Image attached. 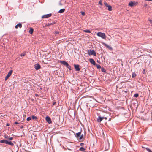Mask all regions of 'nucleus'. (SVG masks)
<instances>
[{
  "mask_svg": "<svg viewBox=\"0 0 152 152\" xmlns=\"http://www.w3.org/2000/svg\"><path fill=\"white\" fill-rule=\"evenodd\" d=\"M97 36L101 37L102 38L105 39L106 38V36L104 33H103L101 32H99L96 34Z\"/></svg>",
  "mask_w": 152,
  "mask_h": 152,
  "instance_id": "obj_1",
  "label": "nucleus"
},
{
  "mask_svg": "<svg viewBox=\"0 0 152 152\" xmlns=\"http://www.w3.org/2000/svg\"><path fill=\"white\" fill-rule=\"evenodd\" d=\"M103 119H105V120H107V117H101L100 116H99L97 119V121L98 122L100 123L101 122V121L103 120Z\"/></svg>",
  "mask_w": 152,
  "mask_h": 152,
  "instance_id": "obj_2",
  "label": "nucleus"
},
{
  "mask_svg": "<svg viewBox=\"0 0 152 152\" xmlns=\"http://www.w3.org/2000/svg\"><path fill=\"white\" fill-rule=\"evenodd\" d=\"M88 54L89 55H93L94 56H96V53L94 50H88Z\"/></svg>",
  "mask_w": 152,
  "mask_h": 152,
  "instance_id": "obj_3",
  "label": "nucleus"
},
{
  "mask_svg": "<svg viewBox=\"0 0 152 152\" xmlns=\"http://www.w3.org/2000/svg\"><path fill=\"white\" fill-rule=\"evenodd\" d=\"M138 4V3L136 2H130L129 4V5L130 7H132L136 6Z\"/></svg>",
  "mask_w": 152,
  "mask_h": 152,
  "instance_id": "obj_4",
  "label": "nucleus"
},
{
  "mask_svg": "<svg viewBox=\"0 0 152 152\" xmlns=\"http://www.w3.org/2000/svg\"><path fill=\"white\" fill-rule=\"evenodd\" d=\"M13 72L12 70H10L8 74L7 75V76L5 77V80H6L10 76L12 75V73Z\"/></svg>",
  "mask_w": 152,
  "mask_h": 152,
  "instance_id": "obj_5",
  "label": "nucleus"
},
{
  "mask_svg": "<svg viewBox=\"0 0 152 152\" xmlns=\"http://www.w3.org/2000/svg\"><path fill=\"white\" fill-rule=\"evenodd\" d=\"M61 62L62 64L66 65L68 68H69V67H70L66 61H61Z\"/></svg>",
  "mask_w": 152,
  "mask_h": 152,
  "instance_id": "obj_6",
  "label": "nucleus"
},
{
  "mask_svg": "<svg viewBox=\"0 0 152 152\" xmlns=\"http://www.w3.org/2000/svg\"><path fill=\"white\" fill-rule=\"evenodd\" d=\"M74 67L76 71H79L80 70V68H79L80 66L79 65L75 64L74 65Z\"/></svg>",
  "mask_w": 152,
  "mask_h": 152,
  "instance_id": "obj_7",
  "label": "nucleus"
},
{
  "mask_svg": "<svg viewBox=\"0 0 152 152\" xmlns=\"http://www.w3.org/2000/svg\"><path fill=\"white\" fill-rule=\"evenodd\" d=\"M34 68L36 70H37L41 68V66L40 65L37 63L35 64L34 65Z\"/></svg>",
  "mask_w": 152,
  "mask_h": 152,
  "instance_id": "obj_8",
  "label": "nucleus"
},
{
  "mask_svg": "<svg viewBox=\"0 0 152 152\" xmlns=\"http://www.w3.org/2000/svg\"><path fill=\"white\" fill-rule=\"evenodd\" d=\"M51 16V14H49L47 15H45L42 17V18H46L50 17Z\"/></svg>",
  "mask_w": 152,
  "mask_h": 152,
  "instance_id": "obj_9",
  "label": "nucleus"
},
{
  "mask_svg": "<svg viewBox=\"0 0 152 152\" xmlns=\"http://www.w3.org/2000/svg\"><path fill=\"white\" fill-rule=\"evenodd\" d=\"M46 120L47 121L49 124H50L52 122L51 119L48 116L46 117Z\"/></svg>",
  "mask_w": 152,
  "mask_h": 152,
  "instance_id": "obj_10",
  "label": "nucleus"
},
{
  "mask_svg": "<svg viewBox=\"0 0 152 152\" xmlns=\"http://www.w3.org/2000/svg\"><path fill=\"white\" fill-rule=\"evenodd\" d=\"M89 61L90 62L93 64L94 65H95L96 64V63L95 61H94V60L92 58L90 59H89Z\"/></svg>",
  "mask_w": 152,
  "mask_h": 152,
  "instance_id": "obj_11",
  "label": "nucleus"
},
{
  "mask_svg": "<svg viewBox=\"0 0 152 152\" xmlns=\"http://www.w3.org/2000/svg\"><path fill=\"white\" fill-rule=\"evenodd\" d=\"M81 134V132H79L78 133H76V137L77 138H78L80 137V135Z\"/></svg>",
  "mask_w": 152,
  "mask_h": 152,
  "instance_id": "obj_12",
  "label": "nucleus"
},
{
  "mask_svg": "<svg viewBox=\"0 0 152 152\" xmlns=\"http://www.w3.org/2000/svg\"><path fill=\"white\" fill-rule=\"evenodd\" d=\"M22 25L21 23H19L16 25L15 26V28H18V27H20V28H21Z\"/></svg>",
  "mask_w": 152,
  "mask_h": 152,
  "instance_id": "obj_13",
  "label": "nucleus"
},
{
  "mask_svg": "<svg viewBox=\"0 0 152 152\" xmlns=\"http://www.w3.org/2000/svg\"><path fill=\"white\" fill-rule=\"evenodd\" d=\"M7 144L9 145H10L11 146H12L14 145V144L13 142H12L11 141H7Z\"/></svg>",
  "mask_w": 152,
  "mask_h": 152,
  "instance_id": "obj_14",
  "label": "nucleus"
},
{
  "mask_svg": "<svg viewBox=\"0 0 152 152\" xmlns=\"http://www.w3.org/2000/svg\"><path fill=\"white\" fill-rule=\"evenodd\" d=\"M7 140H0V142L1 143H4L5 144H7Z\"/></svg>",
  "mask_w": 152,
  "mask_h": 152,
  "instance_id": "obj_15",
  "label": "nucleus"
},
{
  "mask_svg": "<svg viewBox=\"0 0 152 152\" xmlns=\"http://www.w3.org/2000/svg\"><path fill=\"white\" fill-rule=\"evenodd\" d=\"M33 29L32 28H30L29 32L30 34H32L33 33Z\"/></svg>",
  "mask_w": 152,
  "mask_h": 152,
  "instance_id": "obj_16",
  "label": "nucleus"
},
{
  "mask_svg": "<svg viewBox=\"0 0 152 152\" xmlns=\"http://www.w3.org/2000/svg\"><path fill=\"white\" fill-rule=\"evenodd\" d=\"M65 9H61L60 10L58 11V13H63V12H64L65 11Z\"/></svg>",
  "mask_w": 152,
  "mask_h": 152,
  "instance_id": "obj_17",
  "label": "nucleus"
},
{
  "mask_svg": "<svg viewBox=\"0 0 152 152\" xmlns=\"http://www.w3.org/2000/svg\"><path fill=\"white\" fill-rule=\"evenodd\" d=\"M126 149L125 148H123L122 149L120 150V152H126Z\"/></svg>",
  "mask_w": 152,
  "mask_h": 152,
  "instance_id": "obj_18",
  "label": "nucleus"
},
{
  "mask_svg": "<svg viewBox=\"0 0 152 152\" xmlns=\"http://www.w3.org/2000/svg\"><path fill=\"white\" fill-rule=\"evenodd\" d=\"M80 151L84 152V151H85L86 149L84 148L83 147H81V148H80Z\"/></svg>",
  "mask_w": 152,
  "mask_h": 152,
  "instance_id": "obj_19",
  "label": "nucleus"
},
{
  "mask_svg": "<svg viewBox=\"0 0 152 152\" xmlns=\"http://www.w3.org/2000/svg\"><path fill=\"white\" fill-rule=\"evenodd\" d=\"M108 8V9L109 11H111L112 10V7L110 5H109L107 7Z\"/></svg>",
  "mask_w": 152,
  "mask_h": 152,
  "instance_id": "obj_20",
  "label": "nucleus"
},
{
  "mask_svg": "<svg viewBox=\"0 0 152 152\" xmlns=\"http://www.w3.org/2000/svg\"><path fill=\"white\" fill-rule=\"evenodd\" d=\"M142 148H143V147H142ZM143 148H145L148 152H152V151L148 148L143 147Z\"/></svg>",
  "mask_w": 152,
  "mask_h": 152,
  "instance_id": "obj_21",
  "label": "nucleus"
},
{
  "mask_svg": "<svg viewBox=\"0 0 152 152\" xmlns=\"http://www.w3.org/2000/svg\"><path fill=\"white\" fill-rule=\"evenodd\" d=\"M56 23L55 22H53V23H48V24L47 26H50L52 25H53Z\"/></svg>",
  "mask_w": 152,
  "mask_h": 152,
  "instance_id": "obj_22",
  "label": "nucleus"
},
{
  "mask_svg": "<svg viewBox=\"0 0 152 152\" xmlns=\"http://www.w3.org/2000/svg\"><path fill=\"white\" fill-rule=\"evenodd\" d=\"M31 118H32L33 119L36 120L37 119V117H36L35 116L33 115V116H32L31 117Z\"/></svg>",
  "mask_w": 152,
  "mask_h": 152,
  "instance_id": "obj_23",
  "label": "nucleus"
},
{
  "mask_svg": "<svg viewBox=\"0 0 152 152\" xmlns=\"http://www.w3.org/2000/svg\"><path fill=\"white\" fill-rule=\"evenodd\" d=\"M136 76V74L135 73H133L132 74V77H134Z\"/></svg>",
  "mask_w": 152,
  "mask_h": 152,
  "instance_id": "obj_24",
  "label": "nucleus"
},
{
  "mask_svg": "<svg viewBox=\"0 0 152 152\" xmlns=\"http://www.w3.org/2000/svg\"><path fill=\"white\" fill-rule=\"evenodd\" d=\"M84 31L86 33L91 32V31L89 30H84Z\"/></svg>",
  "mask_w": 152,
  "mask_h": 152,
  "instance_id": "obj_25",
  "label": "nucleus"
},
{
  "mask_svg": "<svg viewBox=\"0 0 152 152\" xmlns=\"http://www.w3.org/2000/svg\"><path fill=\"white\" fill-rule=\"evenodd\" d=\"M83 138V135H80V137H79L78 138V139L81 140Z\"/></svg>",
  "mask_w": 152,
  "mask_h": 152,
  "instance_id": "obj_26",
  "label": "nucleus"
},
{
  "mask_svg": "<svg viewBox=\"0 0 152 152\" xmlns=\"http://www.w3.org/2000/svg\"><path fill=\"white\" fill-rule=\"evenodd\" d=\"M96 66L98 69H100L101 68V66L99 65L96 64Z\"/></svg>",
  "mask_w": 152,
  "mask_h": 152,
  "instance_id": "obj_27",
  "label": "nucleus"
},
{
  "mask_svg": "<svg viewBox=\"0 0 152 152\" xmlns=\"http://www.w3.org/2000/svg\"><path fill=\"white\" fill-rule=\"evenodd\" d=\"M31 117H28L27 118V120L28 121H29L31 120Z\"/></svg>",
  "mask_w": 152,
  "mask_h": 152,
  "instance_id": "obj_28",
  "label": "nucleus"
},
{
  "mask_svg": "<svg viewBox=\"0 0 152 152\" xmlns=\"http://www.w3.org/2000/svg\"><path fill=\"white\" fill-rule=\"evenodd\" d=\"M26 55V54L25 53H22L21 55H20V56H24L25 55Z\"/></svg>",
  "mask_w": 152,
  "mask_h": 152,
  "instance_id": "obj_29",
  "label": "nucleus"
},
{
  "mask_svg": "<svg viewBox=\"0 0 152 152\" xmlns=\"http://www.w3.org/2000/svg\"><path fill=\"white\" fill-rule=\"evenodd\" d=\"M99 4L100 5H102V1H99Z\"/></svg>",
  "mask_w": 152,
  "mask_h": 152,
  "instance_id": "obj_30",
  "label": "nucleus"
},
{
  "mask_svg": "<svg viewBox=\"0 0 152 152\" xmlns=\"http://www.w3.org/2000/svg\"><path fill=\"white\" fill-rule=\"evenodd\" d=\"M104 4L105 5V6H106V7H107V6H109V5L106 2H104Z\"/></svg>",
  "mask_w": 152,
  "mask_h": 152,
  "instance_id": "obj_31",
  "label": "nucleus"
},
{
  "mask_svg": "<svg viewBox=\"0 0 152 152\" xmlns=\"http://www.w3.org/2000/svg\"><path fill=\"white\" fill-rule=\"evenodd\" d=\"M138 94H136L134 95V96L135 97H137L138 96Z\"/></svg>",
  "mask_w": 152,
  "mask_h": 152,
  "instance_id": "obj_32",
  "label": "nucleus"
},
{
  "mask_svg": "<svg viewBox=\"0 0 152 152\" xmlns=\"http://www.w3.org/2000/svg\"><path fill=\"white\" fill-rule=\"evenodd\" d=\"M81 14L83 16H84L85 15V13L84 12H81Z\"/></svg>",
  "mask_w": 152,
  "mask_h": 152,
  "instance_id": "obj_33",
  "label": "nucleus"
},
{
  "mask_svg": "<svg viewBox=\"0 0 152 152\" xmlns=\"http://www.w3.org/2000/svg\"><path fill=\"white\" fill-rule=\"evenodd\" d=\"M13 139V138L11 137L10 138H9L8 139H9L10 140H12Z\"/></svg>",
  "mask_w": 152,
  "mask_h": 152,
  "instance_id": "obj_34",
  "label": "nucleus"
},
{
  "mask_svg": "<svg viewBox=\"0 0 152 152\" xmlns=\"http://www.w3.org/2000/svg\"><path fill=\"white\" fill-rule=\"evenodd\" d=\"M5 138L7 139H8V136L7 135H6V136H5Z\"/></svg>",
  "mask_w": 152,
  "mask_h": 152,
  "instance_id": "obj_35",
  "label": "nucleus"
},
{
  "mask_svg": "<svg viewBox=\"0 0 152 152\" xmlns=\"http://www.w3.org/2000/svg\"><path fill=\"white\" fill-rule=\"evenodd\" d=\"M55 33L56 34H59V32L57 31H55Z\"/></svg>",
  "mask_w": 152,
  "mask_h": 152,
  "instance_id": "obj_36",
  "label": "nucleus"
},
{
  "mask_svg": "<svg viewBox=\"0 0 152 152\" xmlns=\"http://www.w3.org/2000/svg\"><path fill=\"white\" fill-rule=\"evenodd\" d=\"M105 70L104 69H102V72H104Z\"/></svg>",
  "mask_w": 152,
  "mask_h": 152,
  "instance_id": "obj_37",
  "label": "nucleus"
},
{
  "mask_svg": "<svg viewBox=\"0 0 152 152\" xmlns=\"http://www.w3.org/2000/svg\"><path fill=\"white\" fill-rule=\"evenodd\" d=\"M56 103V102H53V105H55Z\"/></svg>",
  "mask_w": 152,
  "mask_h": 152,
  "instance_id": "obj_38",
  "label": "nucleus"
},
{
  "mask_svg": "<svg viewBox=\"0 0 152 152\" xmlns=\"http://www.w3.org/2000/svg\"><path fill=\"white\" fill-rule=\"evenodd\" d=\"M15 124H19V123L17 122H15Z\"/></svg>",
  "mask_w": 152,
  "mask_h": 152,
  "instance_id": "obj_39",
  "label": "nucleus"
},
{
  "mask_svg": "<svg viewBox=\"0 0 152 152\" xmlns=\"http://www.w3.org/2000/svg\"><path fill=\"white\" fill-rule=\"evenodd\" d=\"M10 125V124H7L6 126H8Z\"/></svg>",
  "mask_w": 152,
  "mask_h": 152,
  "instance_id": "obj_40",
  "label": "nucleus"
},
{
  "mask_svg": "<svg viewBox=\"0 0 152 152\" xmlns=\"http://www.w3.org/2000/svg\"><path fill=\"white\" fill-rule=\"evenodd\" d=\"M35 95L36 96H38V95L37 94H35Z\"/></svg>",
  "mask_w": 152,
  "mask_h": 152,
  "instance_id": "obj_41",
  "label": "nucleus"
},
{
  "mask_svg": "<svg viewBox=\"0 0 152 152\" xmlns=\"http://www.w3.org/2000/svg\"><path fill=\"white\" fill-rule=\"evenodd\" d=\"M84 144L83 143H81L80 144V145L81 146H82Z\"/></svg>",
  "mask_w": 152,
  "mask_h": 152,
  "instance_id": "obj_42",
  "label": "nucleus"
},
{
  "mask_svg": "<svg viewBox=\"0 0 152 152\" xmlns=\"http://www.w3.org/2000/svg\"><path fill=\"white\" fill-rule=\"evenodd\" d=\"M106 46H107V47H109V46L108 45H106Z\"/></svg>",
  "mask_w": 152,
  "mask_h": 152,
  "instance_id": "obj_43",
  "label": "nucleus"
},
{
  "mask_svg": "<svg viewBox=\"0 0 152 152\" xmlns=\"http://www.w3.org/2000/svg\"><path fill=\"white\" fill-rule=\"evenodd\" d=\"M60 5H62V4H61V3H60Z\"/></svg>",
  "mask_w": 152,
  "mask_h": 152,
  "instance_id": "obj_44",
  "label": "nucleus"
},
{
  "mask_svg": "<svg viewBox=\"0 0 152 152\" xmlns=\"http://www.w3.org/2000/svg\"><path fill=\"white\" fill-rule=\"evenodd\" d=\"M110 119H109V121H110Z\"/></svg>",
  "mask_w": 152,
  "mask_h": 152,
  "instance_id": "obj_45",
  "label": "nucleus"
}]
</instances>
